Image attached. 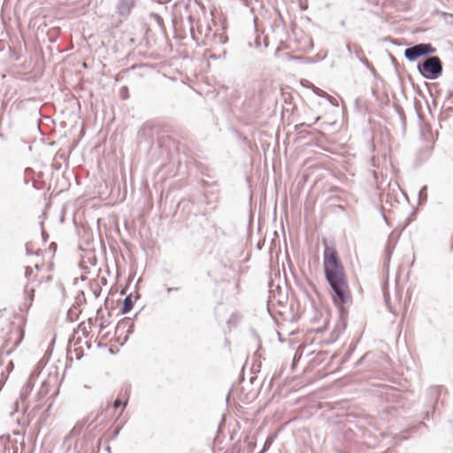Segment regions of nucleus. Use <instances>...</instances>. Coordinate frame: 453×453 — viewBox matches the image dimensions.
I'll return each mask as SVG.
<instances>
[{
    "mask_svg": "<svg viewBox=\"0 0 453 453\" xmlns=\"http://www.w3.org/2000/svg\"><path fill=\"white\" fill-rule=\"evenodd\" d=\"M323 260L325 276L334 292L333 300L336 305H342L348 302L350 296L344 269L336 250L326 246Z\"/></svg>",
    "mask_w": 453,
    "mask_h": 453,
    "instance_id": "obj_1",
    "label": "nucleus"
},
{
    "mask_svg": "<svg viewBox=\"0 0 453 453\" xmlns=\"http://www.w3.org/2000/svg\"><path fill=\"white\" fill-rule=\"evenodd\" d=\"M418 69L424 78L434 80L442 73L441 61L436 56L428 57L418 65Z\"/></svg>",
    "mask_w": 453,
    "mask_h": 453,
    "instance_id": "obj_2",
    "label": "nucleus"
},
{
    "mask_svg": "<svg viewBox=\"0 0 453 453\" xmlns=\"http://www.w3.org/2000/svg\"><path fill=\"white\" fill-rule=\"evenodd\" d=\"M435 50V48H434L430 43H418L407 48L404 50V57L409 61L412 62L416 61L420 57L433 54Z\"/></svg>",
    "mask_w": 453,
    "mask_h": 453,
    "instance_id": "obj_3",
    "label": "nucleus"
},
{
    "mask_svg": "<svg viewBox=\"0 0 453 453\" xmlns=\"http://www.w3.org/2000/svg\"><path fill=\"white\" fill-rule=\"evenodd\" d=\"M206 29L205 38L208 42L211 43L213 46L222 45L226 42L227 36L225 35L222 27L217 28L213 34H211V27L208 26Z\"/></svg>",
    "mask_w": 453,
    "mask_h": 453,
    "instance_id": "obj_4",
    "label": "nucleus"
},
{
    "mask_svg": "<svg viewBox=\"0 0 453 453\" xmlns=\"http://www.w3.org/2000/svg\"><path fill=\"white\" fill-rule=\"evenodd\" d=\"M137 0H119L116 5L117 13L123 18H127L136 4Z\"/></svg>",
    "mask_w": 453,
    "mask_h": 453,
    "instance_id": "obj_5",
    "label": "nucleus"
},
{
    "mask_svg": "<svg viewBox=\"0 0 453 453\" xmlns=\"http://www.w3.org/2000/svg\"><path fill=\"white\" fill-rule=\"evenodd\" d=\"M428 395L432 400L438 403L443 401V397L446 395V389L442 386H433L428 390Z\"/></svg>",
    "mask_w": 453,
    "mask_h": 453,
    "instance_id": "obj_6",
    "label": "nucleus"
},
{
    "mask_svg": "<svg viewBox=\"0 0 453 453\" xmlns=\"http://www.w3.org/2000/svg\"><path fill=\"white\" fill-rule=\"evenodd\" d=\"M133 307V302L130 296H127L123 302L122 312H128Z\"/></svg>",
    "mask_w": 453,
    "mask_h": 453,
    "instance_id": "obj_7",
    "label": "nucleus"
},
{
    "mask_svg": "<svg viewBox=\"0 0 453 453\" xmlns=\"http://www.w3.org/2000/svg\"><path fill=\"white\" fill-rule=\"evenodd\" d=\"M426 186H423L421 188V189L419 190V193H418V200H419V203H424L426 201L427 199V193H426Z\"/></svg>",
    "mask_w": 453,
    "mask_h": 453,
    "instance_id": "obj_8",
    "label": "nucleus"
},
{
    "mask_svg": "<svg viewBox=\"0 0 453 453\" xmlns=\"http://www.w3.org/2000/svg\"><path fill=\"white\" fill-rule=\"evenodd\" d=\"M25 276L29 280H32L36 277V273L35 272V270L32 267L27 266L26 268Z\"/></svg>",
    "mask_w": 453,
    "mask_h": 453,
    "instance_id": "obj_9",
    "label": "nucleus"
},
{
    "mask_svg": "<svg viewBox=\"0 0 453 453\" xmlns=\"http://www.w3.org/2000/svg\"><path fill=\"white\" fill-rule=\"evenodd\" d=\"M34 376L35 374L32 373L25 386V389L27 391V390H31L33 386H34Z\"/></svg>",
    "mask_w": 453,
    "mask_h": 453,
    "instance_id": "obj_10",
    "label": "nucleus"
},
{
    "mask_svg": "<svg viewBox=\"0 0 453 453\" xmlns=\"http://www.w3.org/2000/svg\"><path fill=\"white\" fill-rule=\"evenodd\" d=\"M313 91H314L318 96L329 97V96H328L326 92H324L323 90H321V89H320V88H319L313 87Z\"/></svg>",
    "mask_w": 453,
    "mask_h": 453,
    "instance_id": "obj_11",
    "label": "nucleus"
},
{
    "mask_svg": "<svg viewBox=\"0 0 453 453\" xmlns=\"http://www.w3.org/2000/svg\"><path fill=\"white\" fill-rule=\"evenodd\" d=\"M127 400H126L125 402H122L120 399H116L115 402L113 403V407L118 408L121 405H123L125 407L127 405Z\"/></svg>",
    "mask_w": 453,
    "mask_h": 453,
    "instance_id": "obj_12",
    "label": "nucleus"
},
{
    "mask_svg": "<svg viewBox=\"0 0 453 453\" xmlns=\"http://www.w3.org/2000/svg\"><path fill=\"white\" fill-rule=\"evenodd\" d=\"M226 50H222L219 56H216L215 54H211L209 56L210 58H213V59H218V58H220L221 57L222 58H225L226 57Z\"/></svg>",
    "mask_w": 453,
    "mask_h": 453,
    "instance_id": "obj_13",
    "label": "nucleus"
},
{
    "mask_svg": "<svg viewBox=\"0 0 453 453\" xmlns=\"http://www.w3.org/2000/svg\"><path fill=\"white\" fill-rule=\"evenodd\" d=\"M119 431H120V427L117 426L114 430V437H116L119 434Z\"/></svg>",
    "mask_w": 453,
    "mask_h": 453,
    "instance_id": "obj_14",
    "label": "nucleus"
},
{
    "mask_svg": "<svg viewBox=\"0 0 453 453\" xmlns=\"http://www.w3.org/2000/svg\"><path fill=\"white\" fill-rule=\"evenodd\" d=\"M246 6H249L250 0H241Z\"/></svg>",
    "mask_w": 453,
    "mask_h": 453,
    "instance_id": "obj_15",
    "label": "nucleus"
},
{
    "mask_svg": "<svg viewBox=\"0 0 453 453\" xmlns=\"http://www.w3.org/2000/svg\"><path fill=\"white\" fill-rule=\"evenodd\" d=\"M453 96V90H449L448 93V97H451Z\"/></svg>",
    "mask_w": 453,
    "mask_h": 453,
    "instance_id": "obj_16",
    "label": "nucleus"
},
{
    "mask_svg": "<svg viewBox=\"0 0 453 453\" xmlns=\"http://www.w3.org/2000/svg\"><path fill=\"white\" fill-rule=\"evenodd\" d=\"M25 291H26V292H28V291L33 292V291H34V289H33V288H28V286H27V287H26V288H25Z\"/></svg>",
    "mask_w": 453,
    "mask_h": 453,
    "instance_id": "obj_17",
    "label": "nucleus"
},
{
    "mask_svg": "<svg viewBox=\"0 0 453 453\" xmlns=\"http://www.w3.org/2000/svg\"><path fill=\"white\" fill-rule=\"evenodd\" d=\"M106 450H107L108 452H111V447H110V446H107V447H106Z\"/></svg>",
    "mask_w": 453,
    "mask_h": 453,
    "instance_id": "obj_18",
    "label": "nucleus"
},
{
    "mask_svg": "<svg viewBox=\"0 0 453 453\" xmlns=\"http://www.w3.org/2000/svg\"><path fill=\"white\" fill-rule=\"evenodd\" d=\"M167 291H168V292H170V291H173V288H169L167 289Z\"/></svg>",
    "mask_w": 453,
    "mask_h": 453,
    "instance_id": "obj_19",
    "label": "nucleus"
},
{
    "mask_svg": "<svg viewBox=\"0 0 453 453\" xmlns=\"http://www.w3.org/2000/svg\"><path fill=\"white\" fill-rule=\"evenodd\" d=\"M35 270L38 271L39 270V266L38 265H35Z\"/></svg>",
    "mask_w": 453,
    "mask_h": 453,
    "instance_id": "obj_20",
    "label": "nucleus"
},
{
    "mask_svg": "<svg viewBox=\"0 0 453 453\" xmlns=\"http://www.w3.org/2000/svg\"><path fill=\"white\" fill-rule=\"evenodd\" d=\"M264 450H265V449L261 452H259V453H263Z\"/></svg>",
    "mask_w": 453,
    "mask_h": 453,
    "instance_id": "obj_21",
    "label": "nucleus"
}]
</instances>
